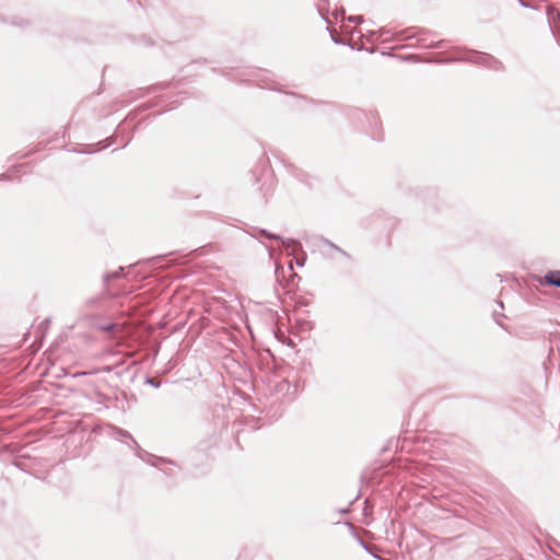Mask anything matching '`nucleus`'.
<instances>
[{
    "label": "nucleus",
    "mask_w": 560,
    "mask_h": 560,
    "mask_svg": "<svg viewBox=\"0 0 560 560\" xmlns=\"http://www.w3.org/2000/svg\"><path fill=\"white\" fill-rule=\"evenodd\" d=\"M448 61H468L478 66H482L487 69L493 70V71H503L504 66L503 63L497 59L494 56L481 52V51H475V50H465L464 56H458L452 59H448Z\"/></svg>",
    "instance_id": "obj_1"
},
{
    "label": "nucleus",
    "mask_w": 560,
    "mask_h": 560,
    "mask_svg": "<svg viewBox=\"0 0 560 560\" xmlns=\"http://www.w3.org/2000/svg\"><path fill=\"white\" fill-rule=\"evenodd\" d=\"M389 34L397 36L401 40H405L416 37L418 34V30L416 27H408L397 33H394L392 30L382 27L378 31H369L370 37H376L377 39Z\"/></svg>",
    "instance_id": "obj_2"
},
{
    "label": "nucleus",
    "mask_w": 560,
    "mask_h": 560,
    "mask_svg": "<svg viewBox=\"0 0 560 560\" xmlns=\"http://www.w3.org/2000/svg\"><path fill=\"white\" fill-rule=\"evenodd\" d=\"M260 88L269 90H279L278 83L273 80L272 74L268 71H257L252 74Z\"/></svg>",
    "instance_id": "obj_3"
},
{
    "label": "nucleus",
    "mask_w": 560,
    "mask_h": 560,
    "mask_svg": "<svg viewBox=\"0 0 560 560\" xmlns=\"http://www.w3.org/2000/svg\"><path fill=\"white\" fill-rule=\"evenodd\" d=\"M541 285L555 287L560 289V270H549L540 279Z\"/></svg>",
    "instance_id": "obj_4"
},
{
    "label": "nucleus",
    "mask_w": 560,
    "mask_h": 560,
    "mask_svg": "<svg viewBox=\"0 0 560 560\" xmlns=\"http://www.w3.org/2000/svg\"><path fill=\"white\" fill-rule=\"evenodd\" d=\"M112 144H113V138H112V137H109V138L105 139L103 142H98V143H97V145H100L98 150L106 149V148H108V147H109V145H112ZM74 151H75L77 153H79V154H91V153L95 152V150H92V149H91V145H88V147H86L85 149H83V150H78V151H77V150H74ZM96 151H97V149H96Z\"/></svg>",
    "instance_id": "obj_5"
},
{
    "label": "nucleus",
    "mask_w": 560,
    "mask_h": 560,
    "mask_svg": "<svg viewBox=\"0 0 560 560\" xmlns=\"http://www.w3.org/2000/svg\"><path fill=\"white\" fill-rule=\"evenodd\" d=\"M107 293V288H104V292L98 294V295H95V296H92L90 299H88L84 303V306L86 308H96L100 306V304L102 303L103 301V298L104 295Z\"/></svg>",
    "instance_id": "obj_6"
},
{
    "label": "nucleus",
    "mask_w": 560,
    "mask_h": 560,
    "mask_svg": "<svg viewBox=\"0 0 560 560\" xmlns=\"http://www.w3.org/2000/svg\"><path fill=\"white\" fill-rule=\"evenodd\" d=\"M351 115L357 118L364 117L370 124H372V121L376 124L377 116L372 112L365 113L360 108H354L351 110Z\"/></svg>",
    "instance_id": "obj_7"
},
{
    "label": "nucleus",
    "mask_w": 560,
    "mask_h": 560,
    "mask_svg": "<svg viewBox=\"0 0 560 560\" xmlns=\"http://www.w3.org/2000/svg\"><path fill=\"white\" fill-rule=\"evenodd\" d=\"M253 230L255 231V233H257L259 236L264 237V238H267V240H282V236L279 235V234H275L268 230H265V229H259V228H253Z\"/></svg>",
    "instance_id": "obj_8"
},
{
    "label": "nucleus",
    "mask_w": 560,
    "mask_h": 560,
    "mask_svg": "<svg viewBox=\"0 0 560 560\" xmlns=\"http://www.w3.org/2000/svg\"><path fill=\"white\" fill-rule=\"evenodd\" d=\"M279 241L283 244V246L287 249H291L292 253L302 248L301 243L294 238H283L282 237V240H279Z\"/></svg>",
    "instance_id": "obj_9"
},
{
    "label": "nucleus",
    "mask_w": 560,
    "mask_h": 560,
    "mask_svg": "<svg viewBox=\"0 0 560 560\" xmlns=\"http://www.w3.org/2000/svg\"><path fill=\"white\" fill-rule=\"evenodd\" d=\"M124 271V268L122 267H119V269L117 271H113V272H107V273H104L103 275V283H104V288H106V285L112 281V280H115L117 278L120 277V275Z\"/></svg>",
    "instance_id": "obj_10"
},
{
    "label": "nucleus",
    "mask_w": 560,
    "mask_h": 560,
    "mask_svg": "<svg viewBox=\"0 0 560 560\" xmlns=\"http://www.w3.org/2000/svg\"><path fill=\"white\" fill-rule=\"evenodd\" d=\"M152 460L150 462V465H152L153 467H158V468H162L161 465L163 464H171V465H174L175 463L171 459H167V458H164V457H156V456H152Z\"/></svg>",
    "instance_id": "obj_11"
},
{
    "label": "nucleus",
    "mask_w": 560,
    "mask_h": 560,
    "mask_svg": "<svg viewBox=\"0 0 560 560\" xmlns=\"http://www.w3.org/2000/svg\"><path fill=\"white\" fill-rule=\"evenodd\" d=\"M96 328L105 332H115L119 329V325L116 323H108L104 325H97Z\"/></svg>",
    "instance_id": "obj_12"
},
{
    "label": "nucleus",
    "mask_w": 560,
    "mask_h": 560,
    "mask_svg": "<svg viewBox=\"0 0 560 560\" xmlns=\"http://www.w3.org/2000/svg\"><path fill=\"white\" fill-rule=\"evenodd\" d=\"M115 430L117 433V438L129 439L130 441H132V443L135 444L136 447H139L137 441L133 439V436L128 431L120 429V428H116Z\"/></svg>",
    "instance_id": "obj_13"
},
{
    "label": "nucleus",
    "mask_w": 560,
    "mask_h": 560,
    "mask_svg": "<svg viewBox=\"0 0 560 560\" xmlns=\"http://www.w3.org/2000/svg\"><path fill=\"white\" fill-rule=\"evenodd\" d=\"M323 243L328 246L329 248L340 253L342 256L345 257H349V255L343 250L341 249L339 246H337L336 244H334L332 242H330L329 240H324Z\"/></svg>",
    "instance_id": "obj_14"
},
{
    "label": "nucleus",
    "mask_w": 560,
    "mask_h": 560,
    "mask_svg": "<svg viewBox=\"0 0 560 560\" xmlns=\"http://www.w3.org/2000/svg\"><path fill=\"white\" fill-rule=\"evenodd\" d=\"M326 30L330 33L331 39L335 44H337V45H346L347 44L343 39H341L338 35H336L329 26H327Z\"/></svg>",
    "instance_id": "obj_15"
},
{
    "label": "nucleus",
    "mask_w": 560,
    "mask_h": 560,
    "mask_svg": "<svg viewBox=\"0 0 560 560\" xmlns=\"http://www.w3.org/2000/svg\"><path fill=\"white\" fill-rule=\"evenodd\" d=\"M11 24L16 25L19 27H24L28 25V21L23 18H15L13 21H11Z\"/></svg>",
    "instance_id": "obj_16"
},
{
    "label": "nucleus",
    "mask_w": 560,
    "mask_h": 560,
    "mask_svg": "<svg viewBox=\"0 0 560 560\" xmlns=\"http://www.w3.org/2000/svg\"><path fill=\"white\" fill-rule=\"evenodd\" d=\"M145 384H149L151 385L152 387L154 388H160L161 387V381L154 378V377H147L145 378Z\"/></svg>",
    "instance_id": "obj_17"
},
{
    "label": "nucleus",
    "mask_w": 560,
    "mask_h": 560,
    "mask_svg": "<svg viewBox=\"0 0 560 560\" xmlns=\"http://www.w3.org/2000/svg\"><path fill=\"white\" fill-rule=\"evenodd\" d=\"M347 20L351 23L360 24L364 21V18H363V15H353V16H348Z\"/></svg>",
    "instance_id": "obj_18"
},
{
    "label": "nucleus",
    "mask_w": 560,
    "mask_h": 560,
    "mask_svg": "<svg viewBox=\"0 0 560 560\" xmlns=\"http://www.w3.org/2000/svg\"><path fill=\"white\" fill-rule=\"evenodd\" d=\"M444 43H445V40L442 39V40L434 42V43L423 45V46L428 47V48H442V47H444Z\"/></svg>",
    "instance_id": "obj_19"
},
{
    "label": "nucleus",
    "mask_w": 560,
    "mask_h": 560,
    "mask_svg": "<svg viewBox=\"0 0 560 560\" xmlns=\"http://www.w3.org/2000/svg\"><path fill=\"white\" fill-rule=\"evenodd\" d=\"M500 317H504V314H502V313H498V312H495V311H494V312H493V318H494L495 323H497L500 327L505 328V327H504V325H503V324L501 323V320L499 319Z\"/></svg>",
    "instance_id": "obj_20"
},
{
    "label": "nucleus",
    "mask_w": 560,
    "mask_h": 560,
    "mask_svg": "<svg viewBox=\"0 0 560 560\" xmlns=\"http://www.w3.org/2000/svg\"><path fill=\"white\" fill-rule=\"evenodd\" d=\"M373 513V506L369 504V501H365V505L363 508V514L365 516L371 515Z\"/></svg>",
    "instance_id": "obj_21"
},
{
    "label": "nucleus",
    "mask_w": 560,
    "mask_h": 560,
    "mask_svg": "<svg viewBox=\"0 0 560 560\" xmlns=\"http://www.w3.org/2000/svg\"><path fill=\"white\" fill-rule=\"evenodd\" d=\"M161 470L168 477L174 476V470L172 468H161Z\"/></svg>",
    "instance_id": "obj_22"
},
{
    "label": "nucleus",
    "mask_w": 560,
    "mask_h": 560,
    "mask_svg": "<svg viewBox=\"0 0 560 560\" xmlns=\"http://www.w3.org/2000/svg\"><path fill=\"white\" fill-rule=\"evenodd\" d=\"M518 3L524 7V8H529V9H536L535 7L530 5L528 2H526L525 0H517Z\"/></svg>",
    "instance_id": "obj_23"
},
{
    "label": "nucleus",
    "mask_w": 560,
    "mask_h": 560,
    "mask_svg": "<svg viewBox=\"0 0 560 560\" xmlns=\"http://www.w3.org/2000/svg\"><path fill=\"white\" fill-rule=\"evenodd\" d=\"M346 13L345 9L341 7L340 9H337L336 10V18H338L339 15L343 16Z\"/></svg>",
    "instance_id": "obj_24"
},
{
    "label": "nucleus",
    "mask_w": 560,
    "mask_h": 560,
    "mask_svg": "<svg viewBox=\"0 0 560 560\" xmlns=\"http://www.w3.org/2000/svg\"><path fill=\"white\" fill-rule=\"evenodd\" d=\"M318 12L322 16V19L326 22H328L327 14L323 11V9L318 8Z\"/></svg>",
    "instance_id": "obj_25"
},
{
    "label": "nucleus",
    "mask_w": 560,
    "mask_h": 560,
    "mask_svg": "<svg viewBox=\"0 0 560 560\" xmlns=\"http://www.w3.org/2000/svg\"><path fill=\"white\" fill-rule=\"evenodd\" d=\"M9 179H10V176L8 174H5V173L0 174V182L1 180H9Z\"/></svg>",
    "instance_id": "obj_26"
},
{
    "label": "nucleus",
    "mask_w": 560,
    "mask_h": 560,
    "mask_svg": "<svg viewBox=\"0 0 560 560\" xmlns=\"http://www.w3.org/2000/svg\"><path fill=\"white\" fill-rule=\"evenodd\" d=\"M16 468L21 469V470H24L23 466H22V463L18 462V460H14L12 463Z\"/></svg>",
    "instance_id": "obj_27"
},
{
    "label": "nucleus",
    "mask_w": 560,
    "mask_h": 560,
    "mask_svg": "<svg viewBox=\"0 0 560 560\" xmlns=\"http://www.w3.org/2000/svg\"><path fill=\"white\" fill-rule=\"evenodd\" d=\"M280 270H283V269H282V267H281V266H279V265H277V266H276V270H275V275H276V277H277V278L279 277V271H280Z\"/></svg>",
    "instance_id": "obj_28"
},
{
    "label": "nucleus",
    "mask_w": 560,
    "mask_h": 560,
    "mask_svg": "<svg viewBox=\"0 0 560 560\" xmlns=\"http://www.w3.org/2000/svg\"><path fill=\"white\" fill-rule=\"evenodd\" d=\"M304 261H305V259L304 260H296V265L299 267H302V266H304Z\"/></svg>",
    "instance_id": "obj_29"
},
{
    "label": "nucleus",
    "mask_w": 560,
    "mask_h": 560,
    "mask_svg": "<svg viewBox=\"0 0 560 560\" xmlns=\"http://www.w3.org/2000/svg\"><path fill=\"white\" fill-rule=\"evenodd\" d=\"M498 304H499L500 307H502V308L504 307L502 301H498Z\"/></svg>",
    "instance_id": "obj_30"
},
{
    "label": "nucleus",
    "mask_w": 560,
    "mask_h": 560,
    "mask_svg": "<svg viewBox=\"0 0 560 560\" xmlns=\"http://www.w3.org/2000/svg\"><path fill=\"white\" fill-rule=\"evenodd\" d=\"M341 513H348V509L341 510Z\"/></svg>",
    "instance_id": "obj_31"
},
{
    "label": "nucleus",
    "mask_w": 560,
    "mask_h": 560,
    "mask_svg": "<svg viewBox=\"0 0 560 560\" xmlns=\"http://www.w3.org/2000/svg\"><path fill=\"white\" fill-rule=\"evenodd\" d=\"M145 44H147V45H151V44H152V42H150V40H145Z\"/></svg>",
    "instance_id": "obj_32"
}]
</instances>
